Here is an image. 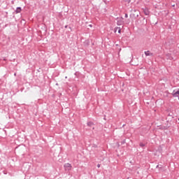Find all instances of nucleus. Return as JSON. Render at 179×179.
Here are the masks:
<instances>
[{
	"label": "nucleus",
	"mask_w": 179,
	"mask_h": 179,
	"mask_svg": "<svg viewBox=\"0 0 179 179\" xmlns=\"http://www.w3.org/2000/svg\"><path fill=\"white\" fill-rule=\"evenodd\" d=\"M64 167L66 171H70V170H72V165L69 163L65 164Z\"/></svg>",
	"instance_id": "obj_1"
},
{
	"label": "nucleus",
	"mask_w": 179,
	"mask_h": 179,
	"mask_svg": "<svg viewBox=\"0 0 179 179\" xmlns=\"http://www.w3.org/2000/svg\"><path fill=\"white\" fill-rule=\"evenodd\" d=\"M172 94L173 96V97H178L179 96V89L178 90H173V92H172Z\"/></svg>",
	"instance_id": "obj_2"
},
{
	"label": "nucleus",
	"mask_w": 179,
	"mask_h": 179,
	"mask_svg": "<svg viewBox=\"0 0 179 179\" xmlns=\"http://www.w3.org/2000/svg\"><path fill=\"white\" fill-rule=\"evenodd\" d=\"M144 54L146 57H153V53L150 52L149 50L144 52Z\"/></svg>",
	"instance_id": "obj_3"
},
{
	"label": "nucleus",
	"mask_w": 179,
	"mask_h": 179,
	"mask_svg": "<svg viewBox=\"0 0 179 179\" xmlns=\"http://www.w3.org/2000/svg\"><path fill=\"white\" fill-rule=\"evenodd\" d=\"M143 13L145 15V16H149V15L150 13V12L149 11V9L145 8H143Z\"/></svg>",
	"instance_id": "obj_4"
},
{
	"label": "nucleus",
	"mask_w": 179,
	"mask_h": 179,
	"mask_svg": "<svg viewBox=\"0 0 179 179\" xmlns=\"http://www.w3.org/2000/svg\"><path fill=\"white\" fill-rule=\"evenodd\" d=\"M117 31H118V33H121V28L120 27L115 28V33H117Z\"/></svg>",
	"instance_id": "obj_5"
},
{
	"label": "nucleus",
	"mask_w": 179,
	"mask_h": 179,
	"mask_svg": "<svg viewBox=\"0 0 179 179\" xmlns=\"http://www.w3.org/2000/svg\"><path fill=\"white\" fill-rule=\"evenodd\" d=\"M15 12L16 13H20V12H22V8L20 7H17Z\"/></svg>",
	"instance_id": "obj_6"
},
{
	"label": "nucleus",
	"mask_w": 179,
	"mask_h": 179,
	"mask_svg": "<svg viewBox=\"0 0 179 179\" xmlns=\"http://www.w3.org/2000/svg\"><path fill=\"white\" fill-rule=\"evenodd\" d=\"M122 23H123V22H122V20H117V24L118 26H121L122 24Z\"/></svg>",
	"instance_id": "obj_7"
},
{
	"label": "nucleus",
	"mask_w": 179,
	"mask_h": 179,
	"mask_svg": "<svg viewBox=\"0 0 179 179\" xmlns=\"http://www.w3.org/2000/svg\"><path fill=\"white\" fill-rule=\"evenodd\" d=\"M87 125H88V127H92L93 125V122H87Z\"/></svg>",
	"instance_id": "obj_8"
},
{
	"label": "nucleus",
	"mask_w": 179,
	"mask_h": 179,
	"mask_svg": "<svg viewBox=\"0 0 179 179\" xmlns=\"http://www.w3.org/2000/svg\"><path fill=\"white\" fill-rule=\"evenodd\" d=\"M140 146H141V148H143V147L145 146V144H143V143H140Z\"/></svg>",
	"instance_id": "obj_9"
},
{
	"label": "nucleus",
	"mask_w": 179,
	"mask_h": 179,
	"mask_svg": "<svg viewBox=\"0 0 179 179\" xmlns=\"http://www.w3.org/2000/svg\"><path fill=\"white\" fill-rule=\"evenodd\" d=\"M97 167H98V169H100V164H97Z\"/></svg>",
	"instance_id": "obj_10"
},
{
	"label": "nucleus",
	"mask_w": 179,
	"mask_h": 179,
	"mask_svg": "<svg viewBox=\"0 0 179 179\" xmlns=\"http://www.w3.org/2000/svg\"><path fill=\"white\" fill-rule=\"evenodd\" d=\"M125 17H128V14H125Z\"/></svg>",
	"instance_id": "obj_11"
},
{
	"label": "nucleus",
	"mask_w": 179,
	"mask_h": 179,
	"mask_svg": "<svg viewBox=\"0 0 179 179\" xmlns=\"http://www.w3.org/2000/svg\"><path fill=\"white\" fill-rule=\"evenodd\" d=\"M122 143H125V140H124V141L122 142Z\"/></svg>",
	"instance_id": "obj_12"
},
{
	"label": "nucleus",
	"mask_w": 179,
	"mask_h": 179,
	"mask_svg": "<svg viewBox=\"0 0 179 179\" xmlns=\"http://www.w3.org/2000/svg\"><path fill=\"white\" fill-rule=\"evenodd\" d=\"M89 27H92V24H90Z\"/></svg>",
	"instance_id": "obj_13"
},
{
	"label": "nucleus",
	"mask_w": 179,
	"mask_h": 179,
	"mask_svg": "<svg viewBox=\"0 0 179 179\" xmlns=\"http://www.w3.org/2000/svg\"><path fill=\"white\" fill-rule=\"evenodd\" d=\"M14 76H16V73H14Z\"/></svg>",
	"instance_id": "obj_14"
},
{
	"label": "nucleus",
	"mask_w": 179,
	"mask_h": 179,
	"mask_svg": "<svg viewBox=\"0 0 179 179\" xmlns=\"http://www.w3.org/2000/svg\"><path fill=\"white\" fill-rule=\"evenodd\" d=\"M159 167V165L157 166V168Z\"/></svg>",
	"instance_id": "obj_15"
},
{
	"label": "nucleus",
	"mask_w": 179,
	"mask_h": 179,
	"mask_svg": "<svg viewBox=\"0 0 179 179\" xmlns=\"http://www.w3.org/2000/svg\"><path fill=\"white\" fill-rule=\"evenodd\" d=\"M96 148V145H94Z\"/></svg>",
	"instance_id": "obj_16"
},
{
	"label": "nucleus",
	"mask_w": 179,
	"mask_h": 179,
	"mask_svg": "<svg viewBox=\"0 0 179 179\" xmlns=\"http://www.w3.org/2000/svg\"><path fill=\"white\" fill-rule=\"evenodd\" d=\"M178 121H179V118H178Z\"/></svg>",
	"instance_id": "obj_17"
}]
</instances>
